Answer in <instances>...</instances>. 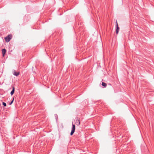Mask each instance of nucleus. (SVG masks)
<instances>
[{
  "label": "nucleus",
  "mask_w": 154,
  "mask_h": 154,
  "mask_svg": "<svg viewBox=\"0 0 154 154\" xmlns=\"http://www.w3.org/2000/svg\"><path fill=\"white\" fill-rule=\"evenodd\" d=\"M14 100V98H13L12 100L9 103V105H11L12 103H13V101Z\"/></svg>",
  "instance_id": "9"
},
{
  "label": "nucleus",
  "mask_w": 154,
  "mask_h": 154,
  "mask_svg": "<svg viewBox=\"0 0 154 154\" xmlns=\"http://www.w3.org/2000/svg\"><path fill=\"white\" fill-rule=\"evenodd\" d=\"M13 74L14 75H15V76H17L19 74L20 72H16L15 70H14Z\"/></svg>",
  "instance_id": "4"
},
{
  "label": "nucleus",
  "mask_w": 154,
  "mask_h": 154,
  "mask_svg": "<svg viewBox=\"0 0 154 154\" xmlns=\"http://www.w3.org/2000/svg\"><path fill=\"white\" fill-rule=\"evenodd\" d=\"M75 127L74 124L72 123V130L70 133V134L71 136L74 133L75 131Z\"/></svg>",
  "instance_id": "1"
},
{
  "label": "nucleus",
  "mask_w": 154,
  "mask_h": 154,
  "mask_svg": "<svg viewBox=\"0 0 154 154\" xmlns=\"http://www.w3.org/2000/svg\"><path fill=\"white\" fill-rule=\"evenodd\" d=\"M102 85L104 87H106L107 86V84L105 82H102Z\"/></svg>",
  "instance_id": "8"
},
{
  "label": "nucleus",
  "mask_w": 154,
  "mask_h": 154,
  "mask_svg": "<svg viewBox=\"0 0 154 154\" xmlns=\"http://www.w3.org/2000/svg\"><path fill=\"white\" fill-rule=\"evenodd\" d=\"M55 116L56 118V120H57V119L58 118V116L57 114H55Z\"/></svg>",
  "instance_id": "11"
},
{
  "label": "nucleus",
  "mask_w": 154,
  "mask_h": 154,
  "mask_svg": "<svg viewBox=\"0 0 154 154\" xmlns=\"http://www.w3.org/2000/svg\"><path fill=\"white\" fill-rule=\"evenodd\" d=\"M11 35H9L5 37V38L6 42H9L11 39Z\"/></svg>",
  "instance_id": "2"
},
{
  "label": "nucleus",
  "mask_w": 154,
  "mask_h": 154,
  "mask_svg": "<svg viewBox=\"0 0 154 154\" xmlns=\"http://www.w3.org/2000/svg\"><path fill=\"white\" fill-rule=\"evenodd\" d=\"M2 105L5 107L6 106V103L5 102H3L2 103Z\"/></svg>",
  "instance_id": "10"
},
{
  "label": "nucleus",
  "mask_w": 154,
  "mask_h": 154,
  "mask_svg": "<svg viewBox=\"0 0 154 154\" xmlns=\"http://www.w3.org/2000/svg\"><path fill=\"white\" fill-rule=\"evenodd\" d=\"M116 34H118L119 30V27L118 26V24L116 21Z\"/></svg>",
  "instance_id": "3"
},
{
  "label": "nucleus",
  "mask_w": 154,
  "mask_h": 154,
  "mask_svg": "<svg viewBox=\"0 0 154 154\" xmlns=\"http://www.w3.org/2000/svg\"><path fill=\"white\" fill-rule=\"evenodd\" d=\"M80 121L79 119H77L76 120L75 122V124L78 126L79 125H80Z\"/></svg>",
  "instance_id": "6"
},
{
  "label": "nucleus",
  "mask_w": 154,
  "mask_h": 154,
  "mask_svg": "<svg viewBox=\"0 0 154 154\" xmlns=\"http://www.w3.org/2000/svg\"><path fill=\"white\" fill-rule=\"evenodd\" d=\"M12 90L10 93V94L11 95H12L14 94V91H15L14 87V86H13L12 87Z\"/></svg>",
  "instance_id": "5"
},
{
  "label": "nucleus",
  "mask_w": 154,
  "mask_h": 154,
  "mask_svg": "<svg viewBox=\"0 0 154 154\" xmlns=\"http://www.w3.org/2000/svg\"><path fill=\"white\" fill-rule=\"evenodd\" d=\"M2 53L3 56L4 57L6 52V50L5 48L2 49Z\"/></svg>",
  "instance_id": "7"
}]
</instances>
